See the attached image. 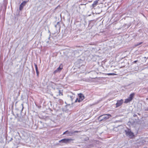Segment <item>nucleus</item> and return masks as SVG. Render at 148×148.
<instances>
[{
  "instance_id": "nucleus-1",
  "label": "nucleus",
  "mask_w": 148,
  "mask_h": 148,
  "mask_svg": "<svg viewBox=\"0 0 148 148\" xmlns=\"http://www.w3.org/2000/svg\"><path fill=\"white\" fill-rule=\"evenodd\" d=\"M111 116H112L110 114H106L100 116L99 117L98 119L99 121H101L103 120H105L108 119Z\"/></svg>"
},
{
  "instance_id": "nucleus-2",
  "label": "nucleus",
  "mask_w": 148,
  "mask_h": 148,
  "mask_svg": "<svg viewBox=\"0 0 148 148\" xmlns=\"http://www.w3.org/2000/svg\"><path fill=\"white\" fill-rule=\"evenodd\" d=\"M126 136L129 138H132L134 136V135L133 132H131V130L130 129H127L125 130Z\"/></svg>"
},
{
  "instance_id": "nucleus-3",
  "label": "nucleus",
  "mask_w": 148,
  "mask_h": 148,
  "mask_svg": "<svg viewBox=\"0 0 148 148\" xmlns=\"http://www.w3.org/2000/svg\"><path fill=\"white\" fill-rule=\"evenodd\" d=\"M78 98H77L75 101L76 102H79L82 101L84 98V95L81 93L78 94Z\"/></svg>"
},
{
  "instance_id": "nucleus-4",
  "label": "nucleus",
  "mask_w": 148,
  "mask_h": 148,
  "mask_svg": "<svg viewBox=\"0 0 148 148\" xmlns=\"http://www.w3.org/2000/svg\"><path fill=\"white\" fill-rule=\"evenodd\" d=\"M73 140V139L71 138L64 139L59 140V143L62 142L65 144H68Z\"/></svg>"
},
{
  "instance_id": "nucleus-5",
  "label": "nucleus",
  "mask_w": 148,
  "mask_h": 148,
  "mask_svg": "<svg viewBox=\"0 0 148 148\" xmlns=\"http://www.w3.org/2000/svg\"><path fill=\"white\" fill-rule=\"evenodd\" d=\"M134 95V93H132L130 95L129 97L125 100L124 103H127L131 101L132 100Z\"/></svg>"
},
{
  "instance_id": "nucleus-6",
  "label": "nucleus",
  "mask_w": 148,
  "mask_h": 148,
  "mask_svg": "<svg viewBox=\"0 0 148 148\" xmlns=\"http://www.w3.org/2000/svg\"><path fill=\"white\" fill-rule=\"evenodd\" d=\"M62 69V65L61 64L56 70L54 71V73H56L57 72H60Z\"/></svg>"
},
{
  "instance_id": "nucleus-7",
  "label": "nucleus",
  "mask_w": 148,
  "mask_h": 148,
  "mask_svg": "<svg viewBox=\"0 0 148 148\" xmlns=\"http://www.w3.org/2000/svg\"><path fill=\"white\" fill-rule=\"evenodd\" d=\"M123 103V100L122 99H121L120 100H119L117 101V102L116 103V107H118L121 105L122 103Z\"/></svg>"
},
{
  "instance_id": "nucleus-8",
  "label": "nucleus",
  "mask_w": 148,
  "mask_h": 148,
  "mask_svg": "<svg viewBox=\"0 0 148 148\" xmlns=\"http://www.w3.org/2000/svg\"><path fill=\"white\" fill-rule=\"evenodd\" d=\"M26 2L27 1H24L21 4L19 7V10H20L23 9V6L25 5Z\"/></svg>"
},
{
  "instance_id": "nucleus-9",
  "label": "nucleus",
  "mask_w": 148,
  "mask_h": 148,
  "mask_svg": "<svg viewBox=\"0 0 148 148\" xmlns=\"http://www.w3.org/2000/svg\"><path fill=\"white\" fill-rule=\"evenodd\" d=\"M68 132H67L66 133V134H67V136H71L73 134V132H69L68 131Z\"/></svg>"
},
{
  "instance_id": "nucleus-10",
  "label": "nucleus",
  "mask_w": 148,
  "mask_h": 148,
  "mask_svg": "<svg viewBox=\"0 0 148 148\" xmlns=\"http://www.w3.org/2000/svg\"><path fill=\"white\" fill-rule=\"evenodd\" d=\"M98 3V1H94L93 4H92L93 6L95 7L97 5Z\"/></svg>"
},
{
  "instance_id": "nucleus-11",
  "label": "nucleus",
  "mask_w": 148,
  "mask_h": 148,
  "mask_svg": "<svg viewBox=\"0 0 148 148\" xmlns=\"http://www.w3.org/2000/svg\"><path fill=\"white\" fill-rule=\"evenodd\" d=\"M105 75H116V74L114 73H106L105 74Z\"/></svg>"
},
{
  "instance_id": "nucleus-12",
  "label": "nucleus",
  "mask_w": 148,
  "mask_h": 148,
  "mask_svg": "<svg viewBox=\"0 0 148 148\" xmlns=\"http://www.w3.org/2000/svg\"><path fill=\"white\" fill-rule=\"evenodd\" d=\"M142 42H140V43H137V44H136L135 45V47H137V46H138L139 45H141V44H142Z\"/></svg>"
},
{
  "instance_id": "nucleus-13",
  "label": "nucleus",
  "mask_w": 148,
  "mask_h": 148,
  "mask_svg": "<svg viewBox=\"0 0 148 148\" xmlns=\"http://www.w3.org/2000/svg\"><path fill=\"white\" fill-rule=\"evenodd\" d=\"M34 65H35V66L36 71L38 70L37 65L35 64H34Z\"/></svg>"
},
{
  "instance_id": "nucleus-14",
  "label": "nucleus",
  "mask_w": 148,
  "mask_h": 148,
  "mask_svg": "<svg viewBox=\"0 0 148 148\" xmlns=\"http://www.w3.org/2000/svg\"><path fill=\"white\" fill-rule=\"evenodd\" d=\"M67 132H68V130H67V131H65V132H64V133H63V135H64L65 134H66Z\"/></svg>"
},
{
  "instance_id": "nucleus-15",
  "label": "nucleus",
  "mask_w": 148,
  "mask_h": 148,
  "mask_svg": "<svg viewBox=\"0 0 148 148\" xmlns=\"http://www.w3.org/2000/svg\"><path fill=\"white\" fill-rule=\"evenodd\" d=\"M36 73H37V75H38V70L36 71Z\"/></svg>"
},
{
  "instance_id": "nucleus-16",
  "label": "nucleus",
  "mask_w": 148,
  "mask_h": 148,
  "mask_svg": "<svg viewBox=\"0 0 148 148\" xmlns=\"http://www.w3.org/2000/svg\"><path fill=\"white\" fill-rule=\"evenodd\" d=\"M21 105L22 106V110H23V103L21 104Z\"/></svg>"
},
{
  "instance_id": "nucleus-17",
  "label": "nucleus",
  "mask_w": 148,
  "mask_h": 148,
  "mask_svg": "<svg viewBox=\"0 0 148 148\" xmlns=\"http://www.w3.org/2000/svg\"><path fill=\"white\" fill-rule=\"evenodd\" d=\"M137 60H135V61H134V62H133V63H136V62H137Z\"/></svg>"
},
{
  "instance_id": "nucleus-18",
  "label": "nucleus",
  "mask_w": 148,
  "mask_h": 148,
  "mask_svg": "<svg viewBox=\"0 0 148 148\" xmlns=\"http://www.w3.org/2000/svg\"><path fill=\"white\" fill-rule=\"evenodd\" d=\"M59 92H60V94L59 95H60V94H61V93H60V90H59Z\"/></svg>"
},
{
  "instance_id": "nucleus-19",
  "label": "nucleus",
  "mask_w": 148,
  "mask_h": 148,
  "mask_svg": "<svg viewBox=\"0 0 148 148\" xmlns=\"http://www.w3.org/2000/svg\"><path fill=\"white\" fill-rule=\"evenodd\" d=\"M146 110H148V109H147Z\"/></svg>"
}]
</instances>
